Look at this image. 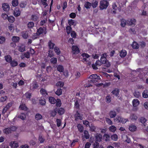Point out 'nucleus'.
<instances>
[{
  "label": "nucleus",
  "mask_w": 148,
  "mask_h": 148,
  "mask_svg": "<svg viewBox=\"0 0 148 148\" xmlns=\"http://www.w3.org/2000/svg\"><path fill=\"white\" fill-rule=\"evenodd\" d=\"M116 121L118 123L124 124L128 120L127 119H124L122 116H118L116 118Z\"/></svg>",
  "instance_id": "nucleus-3"
},
{
  "label": "nucleus",
  "mask_w": 148,
  "mask_h": 148,
  "mask_svg": "<svg viewBox=\"0 0 148 148\" xmlns=\"http://www.w3.org/2000/svg\"><path fill=\"white\" fill-rule=\"evenodd\" d=\"M89 78L90 79H100V76L96 74H93L89 76Z\"/></svg>",
  "instance_id": "nucleus-15"
},
{
  "label": "nucleus",
  "mask_w": 148,
  "mask_h": 148,
  "mask_svg": "<svg viewBox=\"0 0 148 148\" xmlns=\"http://www.w3.org/2000/svg\"><path fill=\"white\" fill-rule=\"evenodd\" d=\"M57 59L56 58L53 57L50 59V62L53 64H56L57 63Z\"/></svg>",
  "instance_id": "nucleus-28"
},
{
  "label": "nucleus",
  "mask_w": 148,
  "mask_h": 148,
  "mask_svg": "<svg viewBox=\"0 0 148 148\" xmlns=\"http://www.w3.org/2000/svg\"><path fill=\"white\" fill-rule=\"evenodd\" d=\"M92 86V85L90 80H89L88 82H87L84 85V87L85 88L89 87L90 86Z\"/></svg>",
  "instance_id": "nucleus-26"
},
{
  "label": "nucleus",
  "mask_w": 148,
  "mask_h": 148,
  "mask_svg": "<svg viewBox=\"0 0 148 148\" xmlns=\"http://www.w3.org/2000/svg\"><path fill=\"white\" fill-rule=\"evenodd\" d=\"M12 5L14 7L17 6L18 4V0H13L12 1Z\"/></svg>",
  "instance_id": "nucleus-46"
},
{
  "label": "nucleus",
  "mask_w": 148,
  "mask_h": 148,
  "mask_svg": "<svg viewBox=\"0 0 148 148\" xmlns=\"http://www.w3.org/2000/svg\"><path fill=\"white\" fill-rule=\"evenodd\" d=\"M109 4V2L106 0H102L100 1L99 8L101 10L106 9Z\"/></svg>",
  "instance_id": "nucleus-1"
},
{
  "label": "nucleus",
  "mask_w": 148,
  "mask_h": 148,
  "mask_svg": "<svg viewBox=\"0 0 148 148\" xmlns=\"http://www.w3.org/2000/svg\"><path fill=\"white\" fill-rule=\"evenodd\" d=\"M48 46L50 49L53 50L55 48V45L54 43L52 42L51 40H50L48 42Z\"/></svg>",
  "instance_id": "nucleus-11"
},
{
  "label": "nucleus",
  "mask_w": 148,
  "mask_h": 148,
  "mask_svg": "<svg viewBox=\"0 0 148 148\" xmlns=\"http://www.w3.org/2000/svg\"><path fill=\"white\" fill-rule=\"evenodd\" d=\"M116 127L114 125H112L109 128V130L112 132H114L116 130Z\"/></svg>",
  "instance_id": "nucleus-49"
},
{
  "label": "nucleus",
  "mask_w": 148,
  "mask_h": 148,
  "mask_svg": "<svg viewBox=\"0 0 148 148\" xmlns=\"http://www.w3.org/2000/svg\"><path fill=\"white\" fill-rule=\"evenodd\" d=\"M57 70L60 73L63 72L64 69L63 66L61 65H59L57 66Z\"/></svg>",
  "instance_id": "nucleus-17"
},
{
  "label": "nucleus",
  "mask_w": 148,
  "mask_h": 148,
  "mask_svg": "<svg viewBox=\"0 0 148 148\" xmlns=\"http://www.w3.org/2000/svg\"><path fill=\"white\" fill-rule=\"evenodd\" d=\"M56 108H55L53 111H52L51 113V116L53 117H54L56 114L57 113V110H56Z\"/></svg>",
  "instance_id": "nucleus-54"
},
{
  "label": "nucleus",
  "mask_w": 148,
  "mask_h": 148,
  "mask_svg": "<svg viewBox=\"0 0 148 148\" xmlns=\"http://www.w3.org/2000/svg\"><path fill=\"white\" fill-rule=\"evenodd\" d=\"M49 102L52 104H55L56 102V100L54 97H49Z\"/></svg>",
  "instance_id": "nucleus-20"
},
{
  "label": "nucleus",
  "mask_w": 148,
  "mask_h": 148,
  "mask_svg": "<svg viewBox=\"0 0 148 148\" xmlns=\"http://www.w3.org/2000/svg\"><path fill=\"white\" fill-rule=\"evenodd\" d=\"M127 51L125 50H122L119 52V56L121 58H124L127 55Z\"/></svg>",
  "instance_id": "nucleus-18"
},
{
  "label": "nucleus",
  "mask_w": 148,
  "mask_h": 148,
  "mask_svg": "<svg viewBox=\"0 0 148 148\" xmlns=\"http://www.w3.org/2000/svg\"><path fill=\"white\" fill-rule=\"evenodd\" d=\"M40 92L41 94L43 96H46V95H47L46 90L43 88H41L40 89Z\"/></svg>",
  "instance_id": "nucleus-35"
},
{
  "label": "nucleus",
  "mask_w": 148,
  "mask_h": 148,
  "mask_svg": "<svg viewBox=\"0 0 148 148\" xmlns=\"http://www.w3.org/2000/svg\"><path fill=\"white\" fill-rule=\"evenodd\" d=\"M22 38L24 39H27L29 37L28 32L27 31H23L21 33Z\"/></svg>",
  "instance_id": "nucleus-10"
},
{
  "label": "nucleus",
  "mask_w": 148,
  "mask_h": 148,
  "mask_svg": "<svg viewBox=\"0 0 148 148\" xmlns=\"http://www.w3.org/2000/svg\"><path fill=\"white\" fill-rule=\"evenodd\" d=\"M64 85V83L63 82L61 81H59L56 84V86L58 87H62Z\"/></svg>",
  "instance_id": "nucleus-30"
},
{
  "label": "nucleus",
  "mask_w": 148,
  "mask_h": 148,
  "mask_svg": "<svg viewBox=\"0 0 148 148\" xmlns=\"http://www.w3.org/2000/svg\"><path fill=\"white\" fill-rule=\"evenodd\" d=\"M17 128L15 126H12L10 127L6 128L3 130L4 133L6 134H8L12 133V132L15 131Z\"/></svg>",
  "instance_id": "nucleus-2"
},
{
  "label": "nucleus",
  "mask_w": 148,
  "mask_h": 148,
  "mask_svg": "<svg viewBox=\"0 0 148 148\" xmlns=\"http://www.w3.org/2000/svg\"><path fill=\"white\" fill-rule=\"evenodd\" d=\"M54 56V53L52 50H49L48 51V56L50 57Z\"/></svg>",
  "instance_id": "nucleus-51"
},
{
  "label": "nucleus",
  "mask_w": 148,
  "mask_h": 148,
  "mask_svg": "<svg viewBox=\"0 0 148 148\" xmlns=\"http://www.w3.org/2000/svg\"><path fill=\"white\" fill-rule=\"evenodd\" d=\"M104 137L105 138V141H108L110 140V136L108 134H105L104 135Z\"/></svg>",
  "instance_id": "nucleus-57"
},
{
  "label": "nucleus",
  "mask_w": 148,
  "mask_h": 148,
  "mask_svg": "<svg viewBox=\"0 0 148 148\" xmlns=\"http://www.w3.org/2000/svg\"><path fill=\"white\" fill-rule=\"evenodd\" d=\"M147 121V119L144 117H141L140 119V122L143 124L145 123Z\"/></svg>",
  "instance_id": "nucleus-61"
},
{
  "label": "nucleus",
  "mask_w": 148,
  "mask_h": 148,
  "mask_svg": "<svg viewBox=\"0 0 148 148\" xmlns=\"http://www.w3.org/2000/svg\"><path fill=\"white\" fill-rule=\"evenodd\" d=\"M56 102V106L57 107H60L62 103L61 101L59 99H57Z\"/></svg>",
  "instance_id": "nucleus-41"
},
{
  "label": "nucleus",
  "mask_w": 148,
  "mask_h": 148,
  "mask_svg": "<svg viewBox=\"0 0 148 148\" xmlns=\"http://www.w3.org/2000/svg\"><path fill=\"white\" fill-rule=\"evenodd\" d=\"M66 32L68 34H70L72 28L70 26H67L66 27Z\"/></svg>",
  "instance_id": "nucleus-52"
},
{
  "label": "nucleus",
  "mask_w": 148,
  "mask_h": 148,
  "mask_svg": "<svg viewBox=\"0 0 148 148\" xmlns=\"http://www.w3.org/2000/svg\"><path fill=\"white\" fill-rule=\"evenodd\" d=\"M19 40V37L16 36H13L12 38V41L15 43L18 42Z\"/></svg>",
  "instance_id": "nucleus-36"
},
{
  "label": "nucleus",
  "mask_w": 148,
  "mask_h": 148,
  "mask_svg": "<svg viewBox=\"0 0 148 148\" xmlns=\"http://www.w3.org/2000/svg\"><path fill=\"white\" fill-rule=\"evenodd\" d=\"M5 60L8 63H10L12 60V57L10 55H8L5 56Z\"/></svg>",
  "instance_id": "nucleus-23"
},
{
  "label": "nucleus",
  "mask_w": 148,
  "mask_h": 148,
  "mask_svg": "<svg viewBox=\"0 0 148 148\" xmlns=\"http://www.w3.org/2000/svg\"><path fill=\"white\" fill-rule=\"evenodd\" d=\"M83 124L85 125L86 127H88L90 126V123L87 120L83 121Z\"/></svg>",
  "instance_id": "nucleus-63"
},
{
  "label": "nucleus",
  "mask_w": 148,
  "mask_h": 148,
  "mask_svg": "<svg viewBox=\"0 0 148 148\" xmlns=\"http://www.w3.org/2000/svg\"><path fill=\"white\" fill-rule=\"evenodd\" d=\"M72 50L73 54H77L79 52V48L76 46H73L72 47Z\"/></svg>",
  "instance_id": "nucleus-7"
},
{
  "label": "nucleus",
  "mask_w": 148,
  "mask_h": 148,
  "mask_svg": "<svg viewBox=\"0 0 148 148\" xmlns=\"http://www.w3.org/2000/svg\"><path fill=\"white\" fill-rule=\"evenodd\" d=\"M91 6V3L88 1L86 2L85 3L84 7L87 9H90Z\"/></svg>",
  "instance_id": "nucleus-38"
},
{
  "label": "nucleus",
  "mask_w": 148,
  "mask_h": 148,
  "mask_svg": "<svg viewBox=\"0 0 148 148\" xmlns=\"http://www.w3.org/2000/svg\"><path fill=\"white\" fill-rule=\"evenodd\" d=\"M38 140L40 143H42L45 141V139L42 136H40L38 138Z\"/></svg>",
  "instance_id": "nucleus-55"
},
{
  "label": "nucleus",
  "mask_w": 148,
  "mask_h": 148,
  "mask_svg": "<svg viewBox=\"0 0 148 148\" xmlns=\"http://www.w3.org/2000/svg\"><path fill=\"white\" fill-rule=\"evenodd\" d=\"M109 115L111 118H113L116 116V114L115 111H111L109 113Z\"/></svg>",
  "instance_id": "nucleus-22"
},
{
  "label": "nucleus",
  "mask_w": 148,
  "mask_h": 148,
  "mask_svg": "<svg viewBox=\"0 0 148 148\" xmlns=\"http://www.w3.org/2000/svg\"><path fill=\"white\" fill-rule=\"evenodd\" d=\"M136 127L134 125H132L129 127V130L132 132H134L136 130Z\"/></svg>",
  "instance_id": "nucleus-24"
},
{
  "label": "nucleus",
  "mask_w": 148,
  "mask_h": 148,
  "mask_svg": "<svg viewBox=\"0 0 148 148\" xmlns=\"http://www.w3.org/2000/svg\"><path fill=\"white\" fill-rule=\"evenodd\" d=\"M10 144L12 148H16L18 146V143H15V141L11 142Z\"/></svg>",
  "instance_id": "nucleus-21"
},
{
  "label": "nucleus",
  "mask_w": 148,
  "mask_h": 148,
  "mask_svg": "<svg viewBox=\"0 0 148 148\" xmlns=\"http://www.w3.org/2000/svg\"><path fill=\"white\" fill-rule=\"evenodd\" d=\"M8 19L10 23H13L15 21V18L12 16H10L8 17Z\"/></svg>",
  "instance_id": "nucleus-42"
},
{
  "label": "nucleus",
  "mask_w": 148,
  "mask_h": 148,
  "mask_svg": "<svg viewBox=\"0 0 148 148\" xmlns=\"http://www.w3.org/2000/svg\"><path fill=\"white\" fill-rule=\"evenodd\" d=\"M98 4V2L96 0H93L92 2L91 3V6H92L93 8H96Z\"/></svg>",
  "instance_id": "nucleus-25"
},
{
  "label": "nucleus",
  "mask_w": 148,
  "mask_h": 148,
  "mask_svg": "<svg viewBox=\"0 0 148 148\" xmlns=\"http://www.w3.org/2000/svg\"><path fill=\"white\" fill-rule=\"evenodd\" d=\"M108 56V54L107 53H105L102 54L101 57L100 59V61L102 64H105L106 63V58Z\"/></svg>",
  "instance_id": "nucleus-4"
},
{
  "label": "nucleus",
  "mask_w": 148,
  "mask_h": 148,
  "mask_svg": "<svg viewBox=\"0 0 148 148\" xmlns=\"http://www.w3.org/2000/svg\"><path fill=\"white\" fill-rule=\"evenodd\" d=\"M111 138L113 140L115 141H116L118 140V137L116 134H114L113 135L111 136Z\"/></svg>",
  "instance_id": "nucleus-47"
},
{
  "label": "nucleus",
  "mask_w": 148,
  "mask_h": 148,
  "mask_svg": "<svg viewBox=\"0 0 148 148\" xmlns=\"http://www.w3.org/2000/svg\"><path fill=\"white\" fill-rule=\"evenodd\" d=\"M130 118L131 120L135 121L137 119V117L135 114H131Z\"/></svg>",
  "instance_id": "nucleus-48"
},
{
  "label": "nucleus",
  "mask_w": 148,
  "mask_h": 148,
  "mask_svg": "<svg viewBox=\"0 0 148 148\" xmlns=\"http://www.w3.org/2000/svg\"><path fill=\"white\" fill-rule=\"evenodd\" d=\"M77 127L78 131L81 133L83 131V126L80 124L77 125Z\"/></svg>",
  "instance_id": "nucleus-33"
},
{
  "label": "nucleus",
  "mask_w": 148,
  "mask_h": 148,
  "mask_svg": "<svg viewBox=\"0 0 148 148\" xmlns=\"http://www.w3.org/2000/svg\"><path fill=\"white\" fill-rule=\"evenodd\" d=\"M95 138L96 141L100 142L102 141V135L99 134H97Z\"/></svg>",
  "instance_id": "nucleus-16"
},
{
  "label": "nucleus",
  "mask_w": 148,
  "mask_h": 148,
  "mask_svg": "<svg viewBox=\"0 0 148 148\" xmlns=\"http://www.w3.org/2000/svg\"><path fill=\"white\" fill-rule=\"evenodd\" d=\"M44 32L45 34H46L47 32L46 31V29H45V30L44 31V29L40 27L37 29V32L35 33V34H38V35L40 36L41 34Z\"/></svg>",
  "instance_id": "nucleus-6"
},
{
  "label": "nucleus",
  "mask_w": 148,
  "mask_h": 148,
  "mask_svg": "<svg viewBox=\"0 0 148 148\" xmlns=\"http://www.w3.org/2000/svg\"><path fill=\"white\" fill-rule=\"evenodd\" d=\"M127 24V21L124 19L121 20V25L123 27H124Z\"/></svg>",
  "instance_id": "nucleus-34"
},
{
  "label": "nucleus",
  "mask_w": 148,
  "mask_h": 148,
  "mask_svg": "<svg viewBox=\"0 0 148 148\" xmlns=\"http://www.w3.org/2000/svg\"><path fill=\"white\" fill-rule=\"evenodd\" d=\"M136 21L135 19H131L130 21H127V24L128 25H134V26L136 25Z\"/></svg>",
  "instance_id": "nucleus-14"
},
{
  "label": "nucleus",
  "mask_w": 148,
  "mask_h": 148,
  "mask_svg": "<svg viewBox=\"0 0 148 148\" xmlns=\"http://www.w3.org/2000/svg\"><path fill=\"white\" fill-rule=\"evenodd\" d=\"M94 148H98L99 146V144L98 142L95 141L93 144Z\"/></svg>",
  "instance_id": "nucleus-64"
},
{
  "label": "nucleus",
  "mask_w": 148,
  "mask_h": 148,
  "mask_svg": "<svg viewBox=\"0 0 148 148\" xmlns=\"http://www.w3.org/2000/svg\"><path fill=\"white\" fill-rule=\"evenodd\" d=\"M39 103L41 105L43 106L45 105L46 103V101L45 99H41L39 101Z\"/></svg>",
  "instance_id": "nucleus-60"
},
{
  "label": "nucleus",
  "mask_w": 148,
  "mask_h": 148,
  "mask_svg": "<svg viewBox=\"0 0 148 148\" xmlns=\"http://www.w3.org/2000/svg\"><path fill=\"white\" fill-rule=\"evenodd\" d=\"M10 63L11 66L12 67H15L18 65L17 61H16L15 60H12Z\"/></svg>",
  "instance_id": "nucleus-19"
},
{
  "label": "nucleus",
  "mask_w": 148,
  "mask_h": 148,
  "mask_svg": "<svg viewBox=\"0 0 148 148\" xmlns=\"http://www.w3.org/2000/svg\"><path fill=\"white\" fill-rule=\"evenodd\" d=\"M119 90L118 89L116 88L112 91V93L114 95L116 96H117L119 94Z\"/></svg>",
  "instance_id": "nucleus-40"
},
{
  "label": "nucleus",
  "mask_w": 148,
  "mask_h": 148,
  "mask_svg": "<svg viewBox=\"0 0 148 148\" xmlns=\"http://www.w3.org/2000/svg\"><path fill=\"white\" fill-rule=\"evenodd\" d=\"M84 134L85 138L86 139H89V135L88 131L86 130H84Z\"/></svg>",
  "instance_id": "nucleus-44"
},
{
  "label": "nucleus",
  "mask_w": 148,
  "mask_h": 148,
  "mask_svg": "<svg viewBox=\"0 0 148 148\" xmlns=\"http://www.w3.org/2000/svg\"><path fill=\"white\" fill-rule=\"evenodd\" d=\"M21 14V12L19 8H16L14 11V15L15 17H18L20 16Z\"/></svg>",
  "instance_id": "nucleus-13"
},
{
  "label": "nucleus",
  "mask_w": 148,
  "mask_h": 148,
  "mask_svg": "<svg viewBox=\"0 0 148 148\" xmlns=\"http://www.w3.org/2000/svg\"><path fill=\"white\" fill-rule=\"evenodd\" d=\"M132 47L133 49H138L139 47L138 44L136 42H134L132 45Z\"/></svg>",
  "instance_id": "nucleus-39"
},
{
  "label": "nucleus",
  "mask_w": 148,
  "mask_h": 148,
  "mask_svg": "<svg viewBox=\"0 0 148 148\" xmlns=\"http://www.w3.org/2000/svg\"><path fill=\"white\" fill-rule=\"evenodd\" d=\"M5 41V38L3 36H0V43L3 44Z\"/></svg>",
  "instance_id": "nucleus-56"
},
{
  "label": "nucleus",
  "mask_w": 148,
  "mask_h": 148,
  "mask_svg": "<svg viewBox=\"0 0 148 148\" xmlns=\"http://www.w3.org/2000/svg\"><path fill=\"white\" fill-rule=\"evenodd\" d=\"M55 94L58 96H60L62 94V90L60 88H58L57 90L55 92Z\"/></svg>",
  "instance_id": "nucleus-32"
},
{
  "label": "nucleus",
  "mask_w": 148,
  "mask_h": 148,
  "mask_svg": "<svg viewBox=\"0 0 148 148\" xmlns=\"http://www.w3.org/2000/svg\"><path fill=\"white\" fill-rule=\"evenodd\" d=\"M56 110H57V113L59 115H62L64 114L65 112V109L62 108H60L58 109L56 108Z\"/></svg>",
  "instance_id": "nucleus-9"
},
{
  "label": "nucleus",
  "mask_w": 148,
  "mask_h": 148,
  "mask_svg": "<svg viewBox=\"0 0 148 148\" xmlns=\"http://www.w3.org/2000/svg\"><path fill=\"white\" fill-rule=\"evenodd\" d=\"M106 121L107 123L110 125H112V121L108 118H106Z\"/></svg>",
  "instance_id": "nucleus-58"
},
{
  "label": "nucleus",
  "mask_w": 148,
  "mask_h": 148,
  "mask_svg": "<svg viewBox=\"0 0 148 148\" xmlns=\"http://www.w3.org/2000/svg\"><path fill=\"white\" fill-rule=\"evenodd\" d=\"M2 7L3 10L6 12L8 11L10 9L9 5L7 3H3L2 4Z\"/></svg>",
  "instance_id": "nucleus-8"
},
{
  "label": "nucleus",
  "mask_w": 148,
  "mask_h": 148,
  "mask_svg": "<svg viewBox=\"0 0 148 148\" xmlns=\"http://www.w3.org/2000/svg\"><path fill=\"white\" fill-rule=\"evenodd\" d=\"M74 117L75 118V120L76 121H77L79 119L80 120H82L83 117L82 115L81 116L79 113L78 111H77L74 115Z\"/></svg>",
  "instance_id": "nucleus-5"
},
{
  "label": "nucleus",
  "mask_w": 148,
  "mask_h": 148,
  "mask_svg": "<svg viewBox=\"0 0 148 148\" xmlns=\"http://www.w3.org/2000/svg\"><path fill=\"white\" fill-rule=\"evenodd\" d=\"M25 50V46L22 45L19 46L18 48V51L21 52H23Z\"/></svg>",
  "instance_id": "nucleus-43"
},
{
  "label": "nucleus",
  "mask_w": 148,
  "mask_h": 148,
  "mask_svg": "<svg viewBox=\"0 0 148 148\" xmlns=\"http://www.w3.org/2000/svg\"><path fill=\"white\" fill-rule=\"evenodd\" d=\"M68 23L70 26L74 25V21L72 19H71L68 20Z\"/></svg>",
  "instance_id": "nucleus-59"
},
{
  "label": "nucleus",
  "mask_w": 148,
  "mask_h": 148,
  "mask_svg": "<svg viewBox=\"0 0 148 148\" xmlns=\"http://www.w3.org/2000/svg\"><path fill=\"white\" fill-rule=\"evenodd\" d=\"M142 96L143 98H148V90H144L142 93Z\"/></svg>",
  "instance_id": "nucleus-29"
},
{
  "label": "nucleus",
  "mask_w": 148,
  "mask_h": 148,
  "mask_svg": "<svg viewBox=\"0 0 148 148\" xmlns=\"http://www.w3.org/2000/svg\"><path fill=\"white\" fill-rule=\"evenodd\" d=\"M32 20L34 21H36L37 20L38 17L36 15H32L31 16Z\"/></svg>",
  "instance_id": "nucleus-62"
},
{
  "label": "nucleus",
  "mask_w": 148,
  "mask_h": 148,
  "mask_svg": "<svg viewBox=\"0 0 148 148\" xmlns=\"http://www.w3.org/2000/svg\"><path fill=\"white\" fill-rule=\"evenodd\" d=\"M27 27L29 29H31L34 26V23L32 22H29L27 24Z\"/></svg>",
  "instance_id": "nucleus-50"
},
{
  "label": "nucleus",
  "mask_w": 148,
  "mask_h": 148,
  "mask_svg": "<svg viewBox=\"0 0 148 148\" xmlns=\"http://www.w3.org/2000/svg\"><path fill=\"white\" fill-rule=\"evenodd\" d=\"M42 115L39 113L36 114L35 116V119L37 121H38L42 119Z\"/></svg>",
  "instance_id": "nucleus-27"
},
{
  "label": "nucleus",
  "mask_w": 148,
  "mask_h": 148,
  "mask_svg": "<svg viewBox=\"0 0 148 148\" xmlns=\"http://www.w3.org/2000/svg\"><path fill=\"white\" fill-rule=\"evenodd\" d=\"M54 50L58 55H60L61 53V51L60 49L56 46H55V48H54Z\"/></svg>",
  "instance_id": "nucleus-31"
},
{
  "label": "nucleus",
  "mask_w": 148,
  "mask_h": 148,
  "mask_svg": "<svg viewBox=\"0 0 148 148\" xmlns=\"http://www.w3.org/2000/svg\"><path fill=\"white\" fill-rule=\"evenodd\" d=\"M26 117V115L23 113H21L18 116V118L22 119V120H25Z\"/></svg>",
  "instance_id": "nucleus-45"
},
{
  "label": "nucleus",
  "mask_w": 148,
  "mask_h": 148,
  "mask_svg": "<svg viewBox=\"0 0 148 148\" xmlns=\"http://www.w3.org/2000/svg\"><path fill=\"white\" fill-rule=\"evenodd\" d=\"M134 97L137 98H139L141 96L140 92L138 91H135L134 93Z\"/></svg>",
  "instance_id": "nucleus-53"
},
{
  "label": "nucleus",
  "mask_w": 148,
  "mask_h": 148,
  "mask_svg": "<svg viewBox=\"0 0 148 148\" xmlns=\"http://www.w3.org/2000/svg\"><path fill=\"white\" fill-rule=\"evenodd\" d=\"M133 106L134 107H136L140 104V101L137 99H134L132 101Z\"/></svg>",
  "instance_id": "nucleus-12"
},
{
  "label": "nucleus",
  "mask_w": 148,
  "mask_h": 148,
  "mask_svg": "<svg viewBox=\"0 0 148 148\" xmlns=\"http://www.w3.org/2000/svg\"><path fill=\"white\" fill-rule=\"evenodd\" d=\"M19 108L21 110L25 111H27L28 109V108L26 106L25 104H21Z\"/></svg>",
  "instance_id": "nucleus-37"
}]
</instances>
